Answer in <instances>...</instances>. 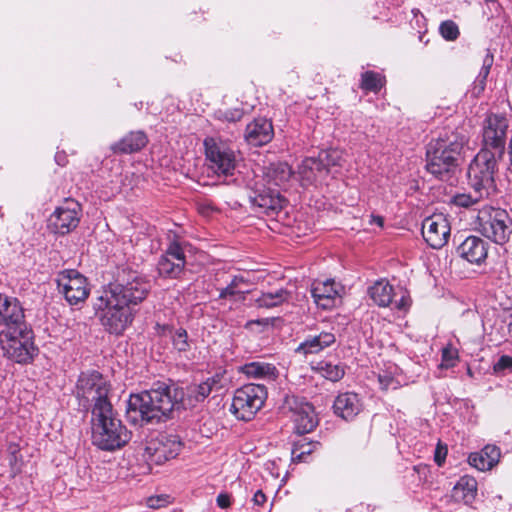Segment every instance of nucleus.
Returning <instances> with one entry per match:
<instances>
[{
  "mask_svg": "<svg viewBox=\"0 0 512 512\" xmlns=\"http://www.w3.org/2000/svg\"><path fill=\"white\" fill-rule=\"evenodd\" d=\"M456 494L462 492L461 498L465 503H469L475 499L477 492V482L472 477H461L454 487Z\"/></svg>",
  "mask_w": 512,
  "mask_h": 512,
  "instance_id": "33",
  "label": "nucleus"
},
{
  "mask_svg": "<svg viewBox=\"0 0 512 512\" xmlns=\"http://www.w3.org/2000/svg\"><path fill=\"white\" fill-rule=\"evenodd\" d=\"M26 324L24 309L17 298L0 293V325L13 330Z\"/></svg>",
  "mask_w": 512,
  "mask_h": 512,
  "instance_id": "18",
  "label": "nucleus"
},
{
  "mask_svg": "<svg viewBox=\"0 0 512 512\" xmlns=\"http://www.w3.org/2000/svg\"><path fill=\"white\" fill-rule=\"evenodd\" d=\"M500 456V448L488 444L480 452L471 453L468 462L479 471H486L492 469L499 462Z\"/></svg>",
  "mask_w": 512,
  "mask_h": 512,
  "instance_id": "25",
  "label": "nucleus"
},
{
  "mask_svg": "<svg viewBox=\"0 0 512 512\" xmlns=\"http://www.w3.org/2000/svg\"><path fill=\"white\" fill-rule=\"evenodd\" d=\"M446 454H447V450L446 449H442L441 447H437L436 450H435V455H434V460L435 462L441 466L442 463L444 462L445 460V457H446Z\"/></svg>",
  "mask_w": 512,
  "mask_h": 512,
  "instance_id": "49",
  "label": "nucleus"
},
{
  "mask_svg": "<svg viewBox=\"0 0 512 512\" xmlns=\"http://www.w3.org/2000/svg\"><path fill=\"white\" fill-rule=\"evenodd\" d=\"M274 137V128L271 120L259 117L247 124L244 139L254 147L268 144Z\"/></svg>",
  "mask_w": 512,
  "mask_h": 512,
  "instance_id": "20",
  "label": "nucleus"
},
{
  "mask_svg": "<svg viewBox=\"0 0 512 512\" xmlns=\"http://www.w3.org/2000/svg\"><path fill=\"white\" fill-rule=\"evenodd\" d=\"M469 135L465 128L443 129L431 143L461 161Z\"/></svg>",
  "mask_w": 512,
  "mask_h": 512,
  "instance_id": "16",
  "label": "nucleus"
},
{
  "mask_svg": "<svg viewBox=\"0 0 512 512\" xmlns=\"http://www.w3.org/2000/svg\"><path fill=\"white\" fill-rule=\"evenodd\" d=\"M485 197H488V195L473 189L470 193H458L454 195L451 202L458 207L471 208Z\"/></svg>",
  "mask_w": 512,
  "mask_h": 512,
  "instance_id": "35",
  "label": "nucleus"
},
{
  "mask_svg": "<svg viewBox=\"0 0 512 512\" xmlns=\"http://www.w3.org/2000/svg\"><path fill=\"white\" fill-rule=\"evenodd\" d=\"M439 33L446 41H455L460 35L458 25L452 20L441 22Z\"/></svg>",
  "mask_w": 512,
  "mask_h": 512,
  "instance_id": "39",
  "label": "nucleus"
},
{
  "mask_svg": "<svg viewBox=\"0 0 512 512\" xmlns=\"http://www.w3.org/2000/svg\"><path fill=\"white\" fill-rule=\"evenodd\" d=\"M293 410V422L295 432L298 434H306L313 431L318 425V418L315 414L314 407L307 403H300Z\"/></svg>",
  "mask_w": 512,
  "mask_h": 512,
  "instance_id": "24",
  "label": "nucleus"
},
{
  "mask_svg": "<svg viewBox=\"0 0 512 512\" xmlns=\"http://www.w3.org/2000/svg\"><path fill=\"white\" fill-rule=\"evenodd\" d=\"M168 499L169 496L167 495L151 496L147 499V505L152 509H158L167 505L169 503Z\"/></svg>",
  "mask_w": 512,
  "mask_h": 512,
  "instance_id": "45",
  "label": "nucleus"
},
{
  "mask_svg": "<svg viewBox=\"0 0 512 512\" xmlns=\"http://www.w3.org/2000/svg\"><path fill=\"white\" fill-rule=\"evenodd\" d=\"M385 78L374 71H366L361 74L360 88L364 91L377 93L381 90Z\"/></svg>",
  "mask_w": 512,
  "mask_h": 512,
  "instance_id": "34",
  "label": "nucleus"
},
{
  "mask_svg": "<svg viewBox=\"0 0 512 512\" xmlns=\"http://www.w3.org/2000/svg\"><path fill=\"white\" fill-rule=\"evenodd\" d=\"M339 285L332 279L315 282L311 288V295L316 305L322 309H331L339 297Z\"/></svg>",
  "mask_w": 512,
  "mask_h": 512,
  "instance_id": "23",
  "label": "nucleus"
},
{
  "mask_svg": "<svg viewBox=\"0 0 512 512\" xmlns=\"http://www.w3.org/2000/svg\"><path fill=\"white\" fill-rule=\"evenodd\" d=\"M370 298L380 307H387L392 303L393 287L384 280L377 281L368 290Z\"/></svg>",
  "mask_w": 512,
  "mask_h": 512,
  "instance_id": "31",
  "label": "nucleus"
},
{
  "mask_svg": "<svg viewBox=\"0 0 512 512\" xmlns=\"http://www.w3.org/2000/svg\"><path fill=\"white\" fill-rule=\"evenodd\" d=\"M33 338V331L27 324L0 333L2 349L17 363H28L37 354L38 349L34 345Z\"/></svg>",
  "mask_w": 512,
  "mask_h": 512,
  "instance_id": "6",
  "label": "nucleus"
},
{
  "mask_svg": "<svg viewBox=\"0 0 512 512\" xmlns=\"http://www.w3.org/2000/svg\"><path fill=\"white\" fill-rule=\"evenodd\" d=\"M508 127L509 122L505 116H488L483 126V147L468 167L470 187L488 196L496 190L494 175L498 161L504 154Z\"/></svg>",
  "mask_w": 512,
  "mask_h": 512,
  "instance_id": "3",
  "label": "nucleus"
},
{
  "mask_svg": "<svg viewBox=\"0 0 512 512\" xmlns=\"http://www.w3.org/2000/svg\"><path fill=\"white\" fill-rule=\"evenodd\" d=\"M244 111L241 108L226 109L224 111L219 110L217 112V118L221 121L229 123H235L242 119Z\"/></svg>",
  "mask_w": 512,
  "mask_h": 512,
  "instance_id": "40",
  "label": "nucleus"
},
{
  "mask_svg": "<svg viewBox=\"0 0 512 512\" xmlns=\"http://www.w3.org/2000/svg\"><path fill=\"white\" fill-rule=\"evenodd\" d=\"M266 500V495L262 492V490H257L252 498V501L256 506H262Z\"/></svg>",
  "mask_w": 512,
  "mask_h": 512,
  "instance_id": "50",
  "label": "nucleus"
},
{
  "mask_svg": "<svg viewBox=\"0 0 512 512\" xmlns=\"http://www.w3.org/2000/svg\"><path fill=\"white\" fill-rule=\"evenodd\" d=\"M81 214V205L73 199H66L48 218V229L55 234L66 235L77 228Z\"/></svg>",
  "mask_w": 512,
  "mask_h": 512,
  "instance_id": "13",
  "label": "nucleus"
},
{
  "mask_svg": "<svg viewBox=\"0 0 512 512\" xmlns=\"http://www.w3.org/2000/svg\"><path fill=\"white\" fill-rule=\"evenodd\" d=\"M486 2H496L497 0H485Z\"/></svg>",
  "mask_w": 512,
  "mask_h": 512,
  "instance_id": "56",
  "label": "nucleus"
},
{
  "mask_svg": "<svg viewBox=\"0 0 512 512\" xmlns=\"http://www.w3.org/2000/svg\"><path fill=\"white\" fill-rule=\"evenodd\" d=\"M297 175L301 186L308 187L322 182L326 177V170L318 157H306L298 166Z\"/></svg>",
  "mask_w": 512,
  "mask_h": 512,
  "instance_id": "21",
  "label": "nucleus"
},
{
  "mask_svg": "<svg viewBox=\"0 0 512 512\" xmlns=\"http://www.w3.org/2000/svg\"><path fill=\"white\" fill-rule=\"evenodd\" d=\"M208 168L217 176L231 177L237 167L236 152L223 140L207 137L204 140Z\"/></svg>",
  "mask_w": 512,
  "mask_h": 512,
  "instance_id": "8",
  "label": "nucleus"
},
{
  "mask_svg": "<svg viewBox=\"0 0 512 512\" xmlns=\"http://www.w3.org/2000/svg\"><path fill=\"white\" fill-rule=\"evenodd\" d=\"M7 451L11 456L16 457V454L20 451V447L17 443L11 442L7 447Z\"/></svg>",
  "mask_w": 512,
  "mask_h": 512,
  "instance_id": "51",
  "label": "nucleus"
},
{
  "mask_svg": "<svg viewBox=\"0 0 512 512\" xmlns=\"http://www.w3.org/2000/svg\"><path fill=\"white\" fill-rule=\"evenodd\" d=\"M240 371L248 378L264 379L274 381L278 377V370L275 365L265 362H249L240 367Z\"/></svg>",
  "mask_w": 512,
  "mask_h": 512,
  "instance_id": "28",
  "label": "nucleus"
},
{
  "mask_svg": "<svg viewBox=\"0 0 512 512\" xmlns=\"http://www.w3.org/2000/svg\"><path fill=\"white\" fill-rule=\"evenodd\" d=\"M336 341L335 335L330 332H321L315 336H308L296 348V353L304 356L308 354H317L327 347L333 345Z\"/></svg>",
  "mask_w": 512,
  "mask_h": 512,
  "instance_id": "26",
  "label": "nucleus"
},
{
  "mask_svg": "<svg viewBox=\"0 0 512 512\" xmlns=\"http://www.w3.org/2000/svg\"><path fill=\"white\" fill-rule=\"evenodd\" d=\"M182 446L183 444L178 435L160 434L146 444L143 456L150 464L162 465L176 458Z\"/></svg>",
  "mask_w": 512,
  "mask_h": 512,
  "instance_id": "12",
  "label": "nucleus"
},
{
  "mask_svg": "<svg viewBox=\"0 0 512 512\" xmlns=\"http://www.w3.org/2000/svg\"><path fill=\"white\" fill-rule=\"evenodd\" d=\"M378 382L382 390L398 389L401 384L390 372H383L378 374Z\"/></svg>",
  "mask_w": 512,
  "mask_h": 512,
  "instance_id": "41",
  "label": "nucleus"
},
{
  "mask_svg": "<svg viewBox=\"0 0 512 512\" xmlns=\"http://www.w3.org/2000/svg\"><path fill=\"white\" fill-rule=\"evenodd\" d=\"M216 503L221 509H227L231 506V497L228 493H220L216 498Z\"/></svg>",
  "mask_w": 512,
  "mask_h": 512,
  "instance_id": "48",
  "label": "nucleus"
},
{
  "mask_svg": "<svg viewBox=\"0 0 512 512\" xmlns=\"http://www.w3.org/2000/svg\"><path fill=\"white\" fill-rule=\"evenodd\" d=\"M361 410V400L354 392L340 393L333 402L334 414L345 421H352Z\"/></svg>",
  "mask_w": 512,
  "mask_h": 512,
  "instance_id": "22",
  "label": "nucleus"
},
{
  "mask_svg": "<svg viewBox=\"0 0 512 512\" xmlns=\"http://www.w3.org/2000/svg\"><path fill=\"white\" fill-rule=\"evenodd\" d=\"M458 360V352L457 350L451 348H444L442 351V362L441 367L448 369L452 368L456 365Z\"/></svg>",
  "mask_w": 512,
  "mask_h": 512,
  "instance_id": "43",
  "label": "nucleus"
},
{
  "mask_svg": "<svg viewBox=\"0 0 512 512\" xmlns=\"http://www.w3.org/2000/svg\"><path fill=\"white\" fill-rule=\"evenodd\" d=\"M317 157L323 164V169L326 170L327 175L331 168L342 167L344 162L343 153L337 149L321 150Z\"/></svg>",
  "mask_w": 512,
  "mask_h": 512,
  "instance_id": "32",
  "label": "nucleus"
},
{
  "mask_svg": "<svg viewBox=\"0 0 512 512\" xmlns=\"http://www.w3.org/2000/svg\"><path fill=\"white\" fill-rule=\"evenodd\" d=\"M225 386L224 376L216 373L205 381L185 388L170 382L154 383L149 390L131 394L127 401L126 417L134 425L158 424L172 418L174 410L194 407L212 392Z\"/></svg>",
  "mask_w": 512,
  "mask_h": 512,
  "instance_id": "1",
  "label": "nucleus"
},
{
  "mask_svg": "<svg viewBox=\"0 0 512 512\" xmlns=\"http://www.w3.org/2000/svg\"><path fill=\"white\" fill-rule=\"evenodd\" d=\"M322 375L333 382L339 381L345 374L344 368L340 364H332L330 362L320 363Z\"/></svg>",
  "mask_w": 512,
  "mask_h": 512,
  "instance_id": "38",
  "label": "nucleus"
},
{
  "mask_svg": "<svg viewBox=\"0 0 512 512\" xmlns=\"http://www.w3.org/2000/svg\"><path fill=\"white\" fill-rule=\"evenodd\" d=\"M486 79H483V78H480V77H476V79L474 80V83H473V88H472V93L475 95V96H479L481 93L484 92L485 90V87H486Z\"/></svg>",
  "mask_w": 512,
  "mask_h": 512,
  "instance_id": "47",
  "label": "nucleus"
},
{
  "mask_svg": "<svg viewBox=\"0 0 512 512\" xmlns=\"http://www.w3.org/2000/svg\"><path fill=\"white\" fill-rule=\"evenodd\" d=\"M481 233L496 244H505L512 233V219L507 211L500 208H485L478 214Z\"/></svg>",
  "mask_w": 512,
  "mask_h": 512,
  "instance_id": "9",
  "label": "nucleus"
},
{
  "mask_svg": "<svg viewBox=\"0 0 512 512\" xmlns=\"http://www.w3.org/2000/svg\"><path fill=\"white\" fill-rule=\"evenodd\" d=\"M149 291V282L136 271L126 268L118 271L93 304L96 312H103L100 320L104 328L111 334L121 335L132 324L139 304Z\"/></svg>",
  "mask_w": 512,
  "mask_h": 512,
  "instance_id": "2",
  "label": "nucleus"
},
{
  "mask_svg": "<svg viewBox=\"0 0 512 512\" xmlns=\"http://www.w3.org/2000/svg\"><path fill=\"white\" fill-rule=\"evenodd\" d=\"M186 264L184 243L174 236L158 259V275L165 279H180L185 272Z\"/></svg>",
  "mask_w": 512,
  "mask_h": 512,
  "instance_id": "10",
  "label": "nucleus"
},
{
  "mask_svg": "<svg viewBox=\"0 0 512 512\" xmlns=\"http://www.w3.org/2000/svg\"><path fill=\"white\" fill-rule=\"evenodd\" d=\"M56 283L59 292L70 305L84 302L90 294L87 278L75 269L59 272Z\"/></svg>",
  "mask_w": 512,
  "mask_h": 512,
  "instance_id": "11",
  "label": "nucleus"
},
{
  "mask_svg": "<svg viewBox=\"0 0 512 512\" xmlns=\"http://www.w3.org/2000/svg\"><path fill=\"white\" fill-rule=\"evenodd\" d=\"M159 334L162 336L169 335L172 346L178 353H186L191 349V340L186 329L179 327L174 328L170 325H158Z\"/></svg>",
  "mask_w": 512,
  "mask_h": 512,
  "instance_id": "29",
  "label": "nucleus"
},
{
  "mask_svg": "<svg viewBox=\"0 0 512 512\" xmlns=\"http://www.w3.org/2000/svg\"><path fill=\"white\" fill-rule=\"evenodd\" d=\"M148 142L142 131L130 132L111 146L115 154H132L140 151Z\"/></svg>",
  "mask_w": 512,
  "mask_h": 512,
  "instance_id": "27",
  "label": "nucleus"
},
{
  "mask_svg": "<svg viewBox=\"0 0 512 512\" xmlns=\"http://www.w3.org/2000/svg\"><path fill=\"white\" fill-rule=\"evenodd\" d=\"M111 385L109 381L98 371L89 370L82 372L76 384V397L84 408L91 407V414L106 411L112 408L109 399Z\"/></svg>",
  "mask_w": 512,
  "mask_h": 512,
  "instance_id": "5",
  "label": "nucleus"
},
{
  "mask_svg": "<svg viewBox=\"0 0 512 512\" xmlns=\"http://www.w3.org/2000/svg\"><path fill=\"white\" fill-rule=\"evenodd\" d=\"M305 441L306 439H303V441L298 443L295 448V450H300V454L296 456V458H298L300 461L304 459V455H310L321 445L319 441Z\"/></svg>",
  "mask_w": 512,
  "mask_h": 512,
  "instance_id": "42",
  "label": "nucleus"
},
{
  "mask_svg": "<svg viewBox=\"0 0 512 512\" xmlns=\"http://www.w3.org/2000/svg\"><path fill=\"white\" fill-rule=\"evenodd\" d=\"M422 235L427 244L434 248H442L450 236V225L443 214H435L422 223Z\"/></svg>",
  "mask_w": 512,
  "mask_h": 512,
  "instance_id": "15",
  "label": "nucleus"
},
{
  "mask_svg": "<svg viewBox=\"0 0 512 512\" xmlns=\"http://www.w3.org/2000/svg\"><path fill=\"white\" fill-rule=\"evenodd\" d=\"M293 174L291 167L287 163H278L271 169L269 177L276 186L281 187L290 180Z\"/></svg>",
  "mask_w": 512,
  "mask_h": 512,
  "instance_id": "37",
  "label": "nucleus"
},
{
  "mask_svg": "<svg viewBox=\"0 0 512 512\" xmlns=\"http://www.w3.org/2000/svg\"><path fill=\"white\" fill-rule=\"evenodd\" d=\"M495 370H506L512 369V357L508 355H502L494 366Z\"/></svg>",
  "mask_w": 512,
  "mask_h": 512,
  "instance_id": "46",
  "label": "nucleus"
},
{
  "mask_svg": "<svg viewBox=\"0 0 512 512\" xmlns=\"http://www.w3.org/2000/svg\"><path fill=\"white\" fill-rule=\"evenodd\" d=\"M290 296L291 293L283 288L275 291L262 292L260 296L255 299V304L258 308L271 309L287 302Z\"/></svg>",
  "mask_w": 512,
  "mask_h": 512,
  "instance_id": "30",
  "label": "nucleus"
},
{
  "mask_svg": "<svg viewBox=\"0 0 512 512\" xmlns=\"http://www.w3.org/2000/svg\"><path fill=\"white\" fill-rule=\"evenodd\" d=\"M460 161L443 151L433 143L426 150V170L440 180H448L454 174Z\"/></svg>",
  "mask_w": 512,
  "mask_h": 512,
  "instance_id": "14",
  "label": "nucleus"
},
{
  "mask_svg": "<svg viewBox=\"0 0 512 512\" xmlns=\"http://www.w3.org/2000/svg\"><path fill=\"white\" fill-rule=\"evenodd\" d=\"M508 155H509V170L512 171V136L508 146Z\"/></svg>",
  "mask_w": 512,
  "mask_h": 512,
  "instance_id": "54",
  "label": "nucleus"
},
{
  "mask_svg": "<svg viewBox=\"0 0 512 512\" xmlns=\"http://www.w3.org/2000/svg\"><path fill=\"white\" fill-rule=\"evenodd\" d=\"M489 243L478 236H468L456 249L457 254L471 264L480 265L488 256Z\"/></svg>",
  "mask_w": 512,
  "mask_h": 512,
  "instance_id": "19",
  "label": "nucleus"
},
{
  "mask_svg": "<svg viewBox=\"0 0 512 512\" xmlns=\"http://www.w3.org/2000/svg\"><path fill=\"white\" fill-rule=\"evenodd\" d=\"M91 423L92 442L101 450L120 449L131 439V432L117 418L113 407L92 415Z\"/></svg>",
  "mask_w": 512,
  "mask_h": 512,
  "instance_id": "4",
  "label": "nucleus"
},
{
  "mask_svg": "<svg viewBox=\"0 0 512 512\" xmlns=\"http://www.w3.org/2000/svg\"><path fill=\"white\" fill-rule=\"evenodd\" d=\"M249 198L255 211L267 216L278 214L286 201L279 190L266 187L254 190Z\"/></svg>",
  "mask_w": 512,
  "mask_h": 512,
  "instance_id": "17",
  "label": "nucleus"
},
{
  "mask_svg": "<svg viewBox=\"0 0 512 512\" xmlns=\"http://www.w3.org/2000/svg\"><path fill=\"white\" fill-rule=\"evenodd\" d=\"M267 389L262 384L249 383L236 389L230 411L239 420L250 421L263 407Z\"/></svg>",
  "mask_w": 512,
  "mask_h": 512,
  "instance_id": "7",
  "label": "nucleus"
},
{
  "mask_svg": "<svg viewBox=\"0 0 512 512\" xmlns=\"http://www.w3.org/2000/svg\"><path fill=\"white\" fill-rule=\"evenodd\" d=\"M55 161L58 165L64 166L66 164V155L64 153H57L55 155Z\"/></svg>",
  "mask_w": 512,
  "mask_h": 512,
  "instance_id": "52",
  "label": "nucleus"
},
{
  "mask_svg": "<svg viewBox=\"0 0 512 512\" xmlns=\"http://www.w3.org/2000/svg\"><path fill=\"white\" fill-rule=\"evenodd\" d=\"M370 224H376V225L382 227L383 224H384V219L381 216L372 215L371 216V220H370Z\"/></svg>",
  "mask_w": 512,
  "mask_h": 512,
  "instance_id": "53",
  "label": "nucleus"
},
{
  "mask_svg": "<svg viewBox=\"0 0 512 512\" xmlns=\"http://www.w3.org/2000/svg\"><path fill=\"white\" fill-rule=\"evenodd\" d=\"M508 332L512 334V321L508 325Z\"/></svg>",
  "mask_w": 512,
  "mask_h": 512,
  "instance_id": "55",
  "label": "nucleus"
},
{
  "mask_svg": "<svg viewBox=\"0 0 512 512\" xmlns=\"http://www.w3.org/2000/svg\"><path fill=\"white\" fill-rule=\"evenodd\" d=\"M245 283L246 281L242 276H234L226 287L219 289V299L241 296V299L244 300L245 292L240 287Z\"/></svg>",
  "mask_w": 512,
  "mask_h": 512,
  "instance_id": "36",
  "label": "nucleus"
},
{
  "mask_svg": "<svg viewBox=\"0 0 512 512\" xmlns=\"http://www.w3.org/2000/svg\"><path fill=\"white\" fill-rule=\"evenodd\" d=\"M493 62H494V56L492 53L488 52L485 55V57L483 58L482 67L477 76L487 80V77L490 73Z\"/></svg>",
  "mask_w": 512,
  "mask_h": 512,
  "instance_id": "44",
  "label": "nucleus"
}]
</instances>
